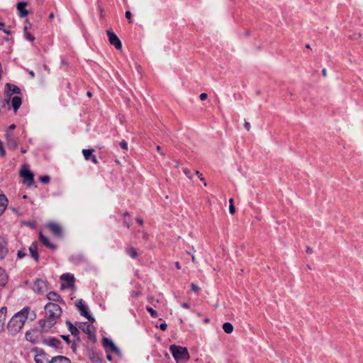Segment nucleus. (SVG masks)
Masks as SVG:
<instances>
[{
  "label": "nucleus",
  "instance_id": "obj_43",
  "mask_svg": "<svg viewBox=\"0 0 363 363\" xmlns=\"http://www.w3.org/2000/svg\"><path fill=\"white\" fill-rule=\"evenodd\" d=\"M244 126L247 129V130H250V127H251L250 123L247 121H245Z\"/></svg>",
  "mask_w": 363,
  "mask_h": 363
},
{
  "label": "nucleus",
  "instance_id": "obj_37",
  "mask_svg": "<svg viewBox=\"0 0 363 363\" xmlns=\"http://www.w3.org/2000/svg\"><path fill=\"white\" fill-rule=\"evenodd\" d=\"M26 36L27 39L29 40L30 41H33L35 39L34 37L28 33H26Z\"/></svg>",
  "mask_w": 363,
  "mask_h": 363
},
{
  "label": "nucleus",
  "instance_id": "obj_63",
  "mask_svg": "<svg viewBox=\"0 0 363 363\" xmlns=\"http://www.w3.org/2000/svg\"><path fill=\"white\" fill-rule=\"evenodd\" d=\"M4 32L6 33V34H10V32L9 30H4Z\"/></svg>",
  "mask_w": 363,
  "mask_h": 363
},
{
  "label": "nucleus",
  "instance_id": "obj_60",
  "mask_svg": "<svg viewBox=\"0 0 363 363\" xmlns=\"http://www.w3.org/2000/svg\"><path fill=\"white\" fill-rule=\"evenodd\" d=\"M30 75L32 77H34L35 74H34V72L33 71H30Z\"/></svg>",
  "mask_w": 363,
  "mask_h": 363
},
{
  "label": "nucleus",
  "instance_id": "obj_59",
  "mask_svg": "<svg viewBox=\"0 0 363 363\" xmlns=\"http://www.w3.org/2000/svg\"><path fill=\"white\" fill-rule=\"evenodd\" d=\"M4 26V23L2 22H0V30H1Z\"/></svg>",
  "mask_w": 363,
  "mask_h": 363
},
{
  "label": "nucleus",
  "instance_id": "obj_14",
  "mask_svg": "<svg viewBox=\"0 0 363 363\" xmlns=\"http://www.w3.org/2000/svg\"><path fill=\"white\" fill-rule=\"evenodd\" d=\"M34 359L36 363H50V359L42 351L38 353Z\"/></svg>",
  "mask_w": 363,
  "mask_h": 363
},
{
  "label": "nucleus",
  "instance_id": "obj_58",
  "mask_svg": "<svg viewBox=\"0 0 363 363\" xmlns=\"http://www.w3.org/2000/svg\"><path fill=\"white\" fill-rule=\"evenodd\" d=\"M150 300H151L152 303H153L154 301H155V302H157V303H158V302H159V301H158L157 299V300H155L152 297V298H150Z\"/></svg>",
  "mask_w": 363,
  "mask_h": 363
},
{
  "label": "nucleus",
  "instance_id": "obj_52",
  "mask_svg": "<svg viewBox=\"0 0 363 363\" xmlns=\"http://www.w3.org/2000/svg\"><path fill=\"white\" fill-rule=\"evenodd\" d=\"M182 306L183 308H186V309L189 308V305L188 303H182Z\"/></svg>",
  "mask_w": 363,
  "mask_h": 363
},
{
  "label": "nucleus",
  "instance_id": "obj_64",
  "mask_svg": "<svg viewBox=\"0 0 363 363\" xmlns=\"http://www.w3.org/2000/svg\"><path fill=\"white\" fill-rule=\"evenodd\" d=\"M50 18H54V15H53V13H51V14L50 15Z\"/></svg>",
  "mask_w": 363,
  "mask_h": 363
},
{
  "label": "nucleus",
  "instance_id": "obj_6",
  "mask_svg": "<svg viewBox=\"0 0 363 363\" xmlns=\"http://www.w3.org/2000/svg\"><path fill=\"white\" fill-rule=\"evenodd\" d=\"M21 177L23 179V183L30 186L33 184V174L27 168L24 167L20 172Z\"/></svg>",
  "mask_w": 363,
  "mask_h": 363
},
{
  "label": "nucleus",
  "instance_id": "obj_27",
  "mask_svg": "<svg viewBox=\"0 0 363 363\" xmlns=\"http://www.w3.org/2000/svg\"><path fill=\"white\" fill-rule=\"evenodd\" d=\"M93 149H83L82 153L86 160H90L91 157L93 156Z\"/></svg>",
  "mask_w": 363,
  "mask_h": 363
},
{
  "label": "nucleus",
  "instance_id": "obj_15",
  "mask_svg": "<svg viewBox=\"0 0 363 363\" xmlns=\"http://www.w3.org/2000/svg\"><path fill=\"white\" fill-rule=\"evenodd\" d=\"M6 86L8 89V91L6 93L8 97H10V96L13 94H19L21 93L20 89L14 84L7 83Z\"/></svg>",
  "mask_w": 363,
  "mask_h": 363
},
{
  "label": "nucleus",
  "instance_id": "obj_51",
  "mask_svg": "<svg viewBox=\"0 0 363 363\" xmlns=\"http://www.w3.org/2000/svg\"><path fill=\"white\" fill-rule=\"evenodd\" d=\"M306 252L308 253V254H312L313 253V250L310 247H306Z\"/></svg>",
  "mask_w": 363,
  "mask_h": 363
},
{
  "label": "nucleus",
  "instance_id": "obj_26",
  "mask_svg": "<svg viewBox=\"0 0 363 363\" xmlns=\"http://www.w3.org/2000/svg\"><path fill=\"white\" fill-rule=\"evenodd\" d=\"M46 342L48 344V345L53 347H56V348L60 347V346L61 345V342L59 340L55 339V338H50V339L46 340Z\"/></svg>",
  "mask_w": 363,
  "mask_h": 363
},
{
  "label": "nucleus",
  "instance_id": "obj_25",
  "mask_svg": "<svg viewBox=\"0 0 363 363\" xmlns=\"http://www.w3.org/2000/svg\"><path fill=\"white\" fill-rule=\"evenodd\" d=\"M47 298L50 301H62L60 295L55 291L49 292L47 295Z\"/></svg>",
  "mask_w": 363,
  "mask_h": 363
},
{
  "label": "nucleus",
  "instance_id": "obj_11",
  "mask_svg": "<svg viewBox=\"0 0 363 363\" xmlns=\"http://www.w3.org/2000/svg\"><path fill=\"white\" fill-rule=\"evenodd\" d=\"M27 5H28V3L26 1H21L16 4V8L19 12L20 17L24 18L28 15V11L26 9Z\"/></svg>",
  "mask_w": 363,
  "mask_h": 363
},
{
  "label": "nucleus",
  "instance_id": "obj_20",
  "mask_svg": "<svg viewBox=\"0 0 363 363\" xmlns=\"http://www.w3.org/2000/svg\"><path fill=\"white\" fill-rule=\"evenodd\" d=\"M9 277L5 270L0 267V286H5L8 283Z\"/></svg>",
  "mask_w": 363,
  "mask_h": 363
},
{
  "label": "nucleus",
  "instance_id": "obj_61",
  "mask_svg": "<svg viewBox=\"0 0 363 363\" xmlns=\"http://www.w3.org/2000/svg\"><path fill=\"white\" fill-rule=\"evenodd\" d=\"M179 167V162H176V164H175V167Z\"/></svg>",
  "mask_w": 363,
  "mask_h": 363
},
{
  "label": "nucleus",
  "instance_id": "obj_2",
  "mask_svg": "<svg viewBox=\"0 0 363 363\" xmlns=\"http://www.w3.org/2000/svg\"><path fill=\"white\" fill-rule=\"evenodd\" d=\"M30 311L29 308H24L11 318L7 325V328L11 335H14L22 329L26 320L28 319Z\"/></svg>",
  "mask_w": 363,
  "mask_h": 363
},
{
  "label": "nucleus",
  "instance_id": "obj_22",
  "mask_svg": "<svg viewBox=\"0 0 363 363\" xmlns=\"http://www.w3.org/2000/svg\"><path fill=\"white\" fill-rule=\"evenodd\" d=\"M60 278L62 280L67 281L69 286H72L73 285L74 280L73 275H72L70 274H63L60 277Z\"/></svg>",
  "mask_w": 363,
  "mask_h": 363
},
{
  "label": "nucleus",
  "instance_id": "obj_57",
  "mask_svg": "<svg viewBox=\"0 0 363 363\" xmlns=\"http://www.w3.org/2000/svg\"><path fill=\"white\" fill-rule=\"evenodd\" d=\"M191 260H192V262H196V258H195L194 255H191Z\"/></svg>",
  "mask_w": 363,
  "mask_h": 363
},
{
  "label": "nucleus",
  "instance_id": "obj_5",
  "mask_svg": "<svg viewBox=\"0 0 363 363\" xmlns=\"http://www.w3.org/2000/svg\"><path fill=\"white\" fill-rule=\"evenodd\" d=\"M103 346L105 347L106 352H113L116 354L120 353L119 349L115 345L113 341L108 338L104 337L102 340Z\"/></svg>",
  "mask_w": 363,
  "mask_h": 363
},
{
  "label": "nucleus",
  "instance_id": "obj_46",
  "mask_svg": "<svg viewBox=\"0 0 363 363\" xmlns=\"http://www.w3.org/2000/svg\"><path fill=\"white\" fill-rule=\"evenodd\" d=\"M142 233H143V238L144 240H147L148 239V237H149L148 234L146 232H145V231H143Z\"/></svg>",
  "mask_w": 363,
  "mask_h": 363
},
{
  "label": "nucleus",
  "instance_id": "obj_34",
  "mask_svg": "<svg viewBox=\"0 0 363 363\" xmlns=\"http://www.w3.org/2000/svg\"><path fill=\"white\" fill-rule=\"evenodd\" d=\"M26 253L25 252L24 250H19L18 252V254H17V256L19 259H22L23 257H24L26 256Z\"/></svg>",
  "mask_w": 363,
  "mask_h": 363
},
{
  "label": "nucleus",
  "instance_id": "obj_28",
  "mask_svg": "<svg viewBox=\"0 0 363 363\" xmlns=\"http://www.w3.org/2000/svg\"><path fill=\"white\" fill-rule=\"evenodd\" d=\"M223 329L225 333L230 334L233 331V325L230 323H225L223 325Z\"/></svg>",
  "mask_w": 363,
  "mask_h": 363
},
{
  "label": "nucleus",
  "instance_id": "obj_49",
  "mask_svg": "<svg viewBox=\"0 0 363 363\" xmlns=\"http://www.w3.org/2000/svg\"><path fill=\"white\" fill-rule=\"evenodd\" d=\"M62 339L65 340L67 343H69V336L62 335Z\"/></svg>",
  "mask_w": 363,
  "mask_h": 363
},
{
  "label": "nucleus",
  "instance_id": "obj_4",
  "mask_svg": "<svg viewBox=\"0 0 363 363\" xmlns=\"http://www.w3.org/2000/svg\"><path fill=\"white\" fill-rule=\"evenodd\" d=\"M106 33L109 43L117 50H121L122 48V44L118 37L112 31V30H108Z\"/></svg>",
  "mask_w": 363,
  "mask_h": 363
},
{
  "label": "nucleus",
  "instance_id": "obj_47",
  "mask_svg": "<svg viewBox=\"0 0 363 363\" xmlns=\"http://www.w3.org/2000/svg\"><path fill=\"white\" fill-rule=\"evenodd\" d=\"M26 340H27L33 341V340H31L30 333H28V332H27V333H26Z\"/></svg>",
  "mask_w": 363,
  "mask_h": 363
},
{
  "label": "nucleus",
  "instance_id": "obj_12",
  "mask_svg": "<svg viewBox=\"0 0 363 363\" xmlns=\"http://www.w3.org/2000/svg\"><path fill=\"white\" fill-rule=\"evenodd\" d=\"M7 254V242L4 238L0 237V259H4Z\"/></svg>",
  "mask_w": 363,
  "mask_h": 363
},
{
  "label": "nucleus",
  "instance_id": "obj_42",
  "mask_svg": "<svg viewBox=\"0 0 363 363\" xmlns=\"http://www.w3.org/2000/svg\"><path fill=\"white\" fill-rule=\"evenodd\" d=\"M16 128L15 124H11L6 130H9L10 133H12V131Z\"/></svg>",
  "mask_w": 363,
  "mask_h": 363
},
{
  "label": "nucleus",
  "instance_id": "obj_29",
  "mask_svg": "<svg viewBox=\"0 0 363 363\" xmlns=\"http://www.w3.org/2000/svg\"><path fill=\"white\" fill-rule=\"evenodd\" d=\"M146 310L150 313V315L152 317V318H156L157 317V313L156 311H155L152 308L150 307V306H147L146 307Z\"/></svg>",
  "mask_w": 363,
  "mask_h": 363
},
{
  "label": "nucleus",
  "instance_id": "obj_62",
  "mask_svg": "<svg viewBox=\"0 0 363 363\" xmlns=\"http://www.w3.org/2000/svg\"><path fill=\"white\" fill-rule=\"evenodd\" d=\"M86 94L89 97L91 96V93L90 91H88Z\"/></svg>",
  "mask_w": 363,
  "mask_h": 363
},
{
  "label": "nucleus",
  "instance_id": "obj_32",
  "mask_svg": "<svg viewBox=\"0 0 363 363\" xmlns=\"http://www.w3.org/2000/svg\"><path fill=\"white\" fill-rule=\"evenodd\" d=\"M50 177L48 176H43L40 177V181L43 184H48L50 182Z\"/></svg>",
  "mask_w": 363,
  "mask_h": 363
},
{
  "label": "nucleus",
  "instance_id": "obj_7",
  "mask_svg": "<svg viewBox=\"0 0 363 363\" xmlns=\"http://www.w3.org/2000/svg\"><path fill=\"white\" fill-rule=\"evenodd\" d=\"M46 226L57 237H62V228L61 225L57 223L50 222L47 223Z\"/></svg>",
  "mask_w": 363,
  "mask_h": 363
},
{
  "label": "nucleus",
  "instance_id": "obj_19",
  "mask_svg": "<svg viewBox=\"0 0 363 363\" xmlns=\"http://www.w3.org/2000/svg\"><path fill=\"white\" fill-rule=\"evenodd\" d=\"M50 363H71V361L66 357L59 355L52 357Z\"/></svg>",
  "mask_w": 363,
  "mask_h": 363
},
{
  "label": "nucleus",
  "instance_id": "obj_41",
  "mask_svg": "<svg viewBox=\"0 0 363 363\" xmlns=\"http://www.w3.org/2000/svg\"><path fill=\"white\" fill-rule=\"evenodd\" d=\"M156 149H157V152H158L161 155H163V156H164V155H165V153L162 150V149H161V147H160V146L157 145V146L156 147Z\"/></svg>",
  "mask_w": 363,
  "mask_h": 363
},
{
  "label": "nucleus",
  "instance_id": "obj_13",
  "mask_svg": "<svg viewBox=\"0 0 363 363\" xmlns=\"http://www.w3.org/2000/svg\"><path fill=\"white\" fill-rule=\"evenodd\" d=\"M39 240L43 243V245L45 247L55 250H56L57 247L55 245L51 243L49 240V239L45 237L42 233H40L39 234Z\"/></svg>",
  "mask_w": 363,
  "mask_h": 363
},
{
  "label": "nucleus",
  "instance_id": "obj_21",
  "mask_svg": "<svg viewBox=\"0 0 363 363\" xmlns=\"http://www.w3.org/2000/svg\"><path fill=\"white\" fill-rule=\"evenodd\" d=\"M11 104L14 111L16 112L22 104L21 98L18 96H13L11 99Z\"/></svg>",
  "mask_w": 363,
  "mask_h": 363
},
{
  "label": "nucleus",
  "instance_id": "obj_1",
  "mask_svg": "<svg viewBox=\"0 0 363 363\" xmlns=\"http://www.w3.org/2000/svg\"><path fill=\"white\" fill-rule=\"evenodd\" d=\"M45 317L39 320L40 328L46 332L53 327L57 319L62 315V308L59 305L54 303H48L45 306Z\"/></svg>",
  "mask_w": 363,
  "mask_h": 363
},
{
  "label": "nucleus",
  "instance_id": "obj_39",
  "mask_svg": "<svg viewBox=\"0 0 363 363\" xmlns=\"http://www.w3.org/2000/svg\"><path fill=\"white\" fill-rule=\"evenodd\" d=\"M207 96H208L207 94L202 93V94H200L199 98H200L201 100L203 101V100L207 99Z\"/></svg>",
  "mask_w": 363,
  "mask_h": 363
},
{
  "label": "nucleus",
  "instance_id": "obj_17",
  "mask_svg": "<svg viewBox=\"0 0 363 363\" xmlns=\"http://www.w3.org/2000/svg\"><path fill=\"white\" fill-rule=\"evenodd\" d=\"M125 252L132 259H136L139 255L137 249L132 246L125 247Z\"/></svg>",
  "mask_w": 363,
  "mask_h": 363
},
{
  "label": "nucleus",
  "instance_id": "obj_10",
  "mask_svg": "<svg viewBox=\"0 0 363 363\" xmlns=\"http://www.w3.org/2000/svg\"><path fill=\"white\" fill-rule=\"evenodd\" d=\"M77 306L79 309L82 315L86 318L89 320H94V318H91L89 313L88 312L87 307L84 304L83 301L82 299L77 301Z\"/></svg>",
  "mask_w": 363,
  "mask_h": 363
},
{
  "label": "nucleus",
  "instance_id": "obj_23",
  "mask_svg": "<svg viewBox=\"0 0 363 363\" xmlns=\"http://www.w3.org/2000/svg\"><path fill=\"white\" fill-rule=\"evenodd\" d=\"M8 200L4 194L0 195V215H1L6 209Z\"/></svg>",
  "mask_w": 363,
  "mask_h": 363
},
{
  "label": "nucleus",
  "instance_id": "obj_8",
  "mask_svg": "<svg viewBox=\"0 0 363 363\" xmlns=\"http://www.w3.org/2000/svg\"><path fill=\"white\" fill-rule=\"evenodd\" d=\"M33 290L35 292L43 294L47 291V285L45 281L42 279L36 280L33 285Z\"/></svg>",
  "mask_w": 363,
  "mask_h": 363
},
{
  "label": "nucleus",
  "instance_id": "obj_16",
  "mask_svg": "<svg viewBox=\"0 0 363 363\" xmlns=\"http://www.w3.org/2000/svg\"><path fill=\"white\" fill-rule=\"evenodd\" d=\"M29 252L30 256L33 257L35 259V261L38 262L39 256L38 252L37 242H34L30 245V246L29 247Z\"/></svg>",
  "mask_w": 363,
  "mask_h": 363
},
{
  "label": "nucleus",
  "instance_id": "obj_18",
  "mask_svg": "<svg viewBox=\"0 0 363 363\" xmlns=\"http://www.w3.org/2000/svg\"><path fill=\"white\" fill-rule=\"evenodd\" d=\"M6 313H7L6 307L1 308V309H0V333H1V331L4 329Z\"/></svg>",
  "mask_w": 363,
  "mask_h": 363
},
{
  "label": "nucleus",
  "instance_id": "obj_48",
  "mask_svg": "<svg viewBox=\"0 0 363 363\" xmlns=\"http://www.w3.org/2000/svg\"><path fill=\"white\" fill-rule=\"evenodd\" d=\"M136 222L140 224V225H142L143 224V219L140 218H136Z\"/></svg>",
  "mask_w": 363,
  "mask_h": 363
},
{
  "label": "nucleus",
  "instance_id": "obj_44",
  "mask_svg": "<svg viewBox=\"0 0 363 363\" xmlns=\"http://www.w3.org/2000/svg\"><path fill=\"white\" fill-rule=\"evenodd\" d=\"M83 330L86 333H88V334L91 333V329H90V326L89 325H87L86 328H83Z\"/></svg>",
  "mask_w": 363,
  "mask_h": 363
},
{
  "label": "nucleus",
  "instance_id": "obj_36",
  "mask_svg": "<svg viewBox=\"0 0 363 363\" xmlns=\"http://www.w3.org/2000/svg\"><path fill=\"white\" fill-rule=\"evenodd\" d=\"M131 16H132V13H131V12H130V11H127L125 12V18H126L127 19H128L129 23H130V22H131Z\"/></svg>",
  "mask_w": 363,
  "mask_h": 363
},
{
  "label": "nucleus",
  "instance_id": "obj_40",
  "mask_svg": "<svg viewBox=\"0 0 363 363\" xmlns=\"http://www.w3.org/2000/svg\"><path fill=\"white\" fill-rule=\"evenodd\" d=\"M167 324H166L165 323H161V324L160 325V328L162 330H163V331H164V330L167 329Z\"/></svg>",
  "mask_w": 363,
  "mask_h": 363
},
{
  "label": "nucleus",
  "instance_id": "obj_53",
  "mask_svg": "<svg viewBox=\"0 0 363 363\" xmlns=\"http://www.w3.org/2000/svg\"><path fill=\"white\" fill-rule=\"evenodd\" d=\"M175 267H176V268H177V269H181V265H180V264H179V262H176V263H175Z\"/></svg>",
  "mask_w": 363,
  "mask_h": 363
},
{
  "label": "nucleus",
  "instance_id": "obj_45",
  "mask_svg": "<svg viewBox=\"0 0 363 363\" xmlns=\"http://www.w3.org/2000/svg\"><path fill=\"white\" fill-rule=\"evenodd\" d=\"M90 160L92 161L93 163L98 164V160L95 155H93Z\"/></svg>",
  "mask_w": 363,
  "mask_h": 363
},
{
  "label": "nucleus",
  "instance_id": "obj_56",
  "mask_svg": "<svg viewBox=\"0 0 363 363\" xmlns=\"http://www.w3.org/2000/svg\"><path fill=\"white\" fill-rule=\"evenodd\" d=\"M322 73H323V75L324 77H326V76H327V71H326V69H323L322 70Z\"/></svg>",
  "mask_w": 363,
  "mask_h": 363
},
{
  "label": "nucleus",
  "instance_id": "obj_24",
  "mask_svg": "<svg viewBox=\"0 0 363 363\" xmlns=\"http://www.w3.org/2000/svg\"><path fill=\"white\" fill-rule=\"evenodd\" d=\"M66 325L68 326L69 330L73 336H77L79 335V330L74 326L69 320L66 321Z\"/></svg>",
  "mask_w": 363,
  "mask_h": 363
},
{
  "label": "nucleus",
  "instance_id": "obj_31",
  "mask_svg": "<svg viewBox=\"0 0 363 363\" xmlns=\"http://www.w3.org/2000/svg\"><path fill=\"white\" fill-rule=\"evenodd\" d=\"M184 174L190 179H192L193 175L191 171L186 168L183 169Z\"/></svg>",
  "mask_w": 363,
  "mask_h": 363
},
{
  "label": "nucleus",
  "instance_id": "obj_54",
  "mask_svg": "<svg viewBox=\"0 0 363 363\" xmlns=\"http://www.w3.org/2000/svg\"><path fill=\"white\" fill-rule=\"evenodd\" d=\"M1 102L2 103L3 105H5L6 104H9V99H6L4 101H1Z\"/></svg>",
  "mask_w": 363,
  "mask_h": 363
},
{
  "label": "nucleus",
  "instance_id": "obj_3",
  "mask_svg": "<svg viewBox=\"0 0 363 363\" xmlns=\"http://www.w3.org/2000/svg\"><path fill=\"white\" fill-rule=\"evenodd\" d=\"M169 351L177 363H182L189 359L190 356L186 347L172 345L169 347Z\"/></svg>",
  "mask_w": 363,
  "mask_h": 363
},
{
  "label": "nucleus",
  "instance_id": "obj_9",
  "mask_svg": "<svg viewBox=\"0 0 363 363\" xmlns=\"http://www.w3.org/2000/svg\"><path fill=\"white\" fill-rule=\"evenodd\" d=\"M6 138L7 141V145L11 149H15L18 146L17 138L13 135V133H10L9 130L6 131Z\"/></svg>",
  "mask_w": 363,
  "mask_h": 363
},
{
  "label": "nucleus",
  "instance_id": "obj_55",
  "mask_svg": "<svg viewBox=\"0 0 363 363\" xmlns=\"http://www.w3.org/2000/svg\"><path fill=\"white\" fill-rule=\"evenodd\" d=\"M106 358L109 361H112V359H113L112 356L111 354H107Z\"/></svg>",
  "mask_w": 363,
  "mask_h": 363
},
{
  "label": "nucleus",
  "instance_id": "obj_35",
  "mask_svg": "<svg viewBox=\"0 0 363 363\" xmlns=\"http://www.w3.org/2000/svg\"><path fill=\"white\" fill-rule=\"evenodd\" d=\"M120 146L124 149V150H127L128 149V143L125 140H123L121 141L120 143H119Z\"/></svg>",
  "mask_w": 363,
  "mask_h": 363
},
{
  "label": "nucleus",
  "instance_id": "obj_38",
  "mask_svg": "<svg viewBox=\"0 0 363 363\" xmlns=\"http://www.w3.org/2000/svg\"><path fill=\"white\" fill-rule=\"evenodd\" d=\"M195 174L198 176V177L199 178V179H200L201 181L204 182V179H203V177H202V174H201L199 171H197V170H196V171H195Z\"/></svg>",
  "mask_w": 363,
  "mask_h": 363
},
{
  "label": "nucleus",
  "instance_id": "obj_50",
  "mask_svg": "<svg viewBox=\"0 0 363 363\" xmlns=\"http://www.w3.org/2000/svg\"><path fill=\"white\" fill-rule=\"evenodd\" d=\"M28 225L30 228H35V222H29V223H28Z\"/></svg>",
  "mask_w": 363,
  "mask_h": 363
},
{
  "label": "nucleus",
  "instance_id": "obj_30",
  "mask_svg": "<svg viewBox=\"0 0 363 363\" xmlns=\"http://www.w3.org/2000/svg\"><path fill=\"white\" fill-rule=\"evenodd\" d=\"M229 203H230L229 212L231 214H234L235 213V206L233 205V199H230Z\"/></svg>",
  "mask_w": 363,
  "mask_h": 363
},
{
  "label": "nucleus",
  "instance_id": "obj_33",
  "mask_svg": "<svg viewBox=\"0 0 363 363\" xmlns=\"http://www.w3.org/2000/svg\"><path fill=\"white\" fill-rule=\"evenodd\" d=\"M191 289L192 291L197 293L200 291V287L195 284L194 283H191Z\"/></svg>",
  "mask_w": 363,
  "mask_h": 363
}]
</instances>
